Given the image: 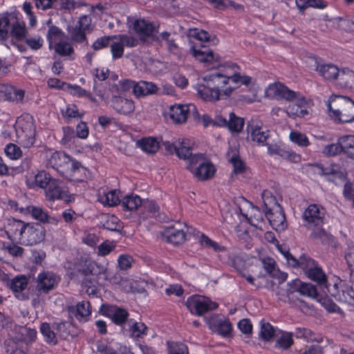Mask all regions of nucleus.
I'll return each mask as SVG.
<instances>
[{
  "label": "nucleus",
  "instance_id": "obj_55",
  "mask_svg": "<svg viewBox=\"0 0 354 354\" xmlns=\"http://www.w3.org/2000/svg\"><path fill=\"white\" fill-rule=\"evenodd\" d=\"M263 268L266 272L271 277H277L278 274V269L276 268L275 261L270 257H267L261 259Z\"/></svg>",
  "mask_w": 354,
  "mask_h": 354
},
{
  "label": "nucleus",
  "instance_id": "obj_45",
  "mask_svg": "<svg viewBox=\"0 0 354 354\" xmlns=\"http://www.w3.org/2000/svg\"><path fill=\"white\" fill-rule=\"evenodd\" d=\"M28 279L24 275L17 276L10 282V288L15 292H21L28 286Z\"/></svg>",
  "mask_w": 354,
  "mask_h": 354
},
{
  "label": "nucleus",
  "instance_id": "obj_57",
  "mask_svg": "<svg viewBox=\"0 0 354 354\" xmlns=\"http://www.w3.org/2000/svg\"><path fill=\"white\" fill-rule=\"evenodd\" d=\"M24 39L27 46L33 50L40 49L44 45V39L38 35L30 37H26Z\"/></svg>",
  "mask_w": 354,
  "mask_h": 354
},
{
  "label": "nucleus",
  "instance_id": "obj_56",
  "mask_svg": "<svg viewBox=\"0 0 354 354\" xmlns=\"http://www.w3.org/2000/svg\"><path fill=\"white\" fill-rule=\"evenodd\" d=\"M322 153L324 156L328 157L335 156L342 153V146L339 144V139L337 143L326 145L322 150Z\"/></svg>",
  "mask_w": 354,
  "mask_h": 354
},
{
  "label": "nucleus",
  "instance_id": "obj_51",
  "mask_svg": "<svg viewBox=\"0 0 354 354\" xmlns=\"http://www.w3.org/2000/svg\"><path fill=\"white\" fill-rule=\"evenodd\" d=\"M40 330L47 342L54 345L57 343L56 334L51 330L50 326L48 323L41 324Z\"/></svg>",
  "mask_w": 354,
  "mask_h": 354
},
{
  "label": "nucleus",
  "instance_id": "obj_48",
  "mask_svg": "<svg viewBox=\"0 0 354 354\" xmlns=\"http://www.w3.org/2000/svg\"><path fill=\"white\" fill-rule=\"evenodd\" d=\"M168 354H189L187 346L181 342H167Z\"/></svg>",
  "mask_w": 354,
  "mask_h": 354
},
{
  "label": "nucleus",
  "instance_id": "obj_12",
  "mask_svg": "<svg viewBox=\"0 0 354 354\" xmlns=\"http://www.w3.org/2000/svg\"><path fill=\"white\" fill-rule=\"evenodd\" d=\"M101 313L109 317L116 325L121 326L122 330H125L127 325L129 313L124 308L113 305L103 304L100 308Z\"/></svg>",
  "mask_w": 354,
  "mask_h": 354
},
{
  "label": "nucleus",
  "instance_id": "obj_8",
  "mask_svg": "<svg viewBox=\"0 0 354 354\" xmlns=\"http://www.w3.org/2000/svg\"><path fill=\"white\" fill-rule=\"evenodd\" d=\"M308 67L319 73L326 81L336 82L339 68L332 63H326L322 59L310 56L306 61Z\"/></svg>",
  "mask_w": 354,
  "mask_h": 354
},
{
  "label": "nucleus",
  "instance_id": "obj_27",
  "mask_svg": "<svg viewBox=\"0 0 354 354\" xmlns=\"http://www.w3.org/2000/svg\"><path fill=\"white\" fill-rule=\"evenodd\" d=\"M69 311L73 313L79 321L86 322L91 313L90 303L86 301L79 302L75 306L70 307Z\"/></svg>",
  "mask_w": 354,
  "mask_h": 354
},
{
  "label": "nucleus",
  "instance_id": "obj_63",
  "mask_svg": "<svg viewBox=\"0 0 354 354\" xmlns=\"http://www.w3.org/2000/svg\"><path fill=\"white\" fill-rule=\"evenodd\" d=\"M322 305L328 313H337L342 317L345 315L344 311L334 301L329 299H325Z\"/></svg>",
  "mask_w": 354,
  "mask_h": 354
},
{
  "label": "nucleus",
  "instance_id": "obj_58",
  "mask_svg": "<svg viewBox=\"0 0 354 354\" xmlns=\"http://www.w3.org/2000/svg\"><path fill=\"white\" fill-rule=\"evenodd\" d=\"M55 50L61 56L70 55L73 52V48L69 43L62 41L55 44Z\"/></svg>",
  "mask_w": 354,
  "mask_h": 354
},
{
  "label": "nucleus",
  "instance_id": "obj_4",
  "mask_svg": "<svg viewBox=\"0 0 354 354\" xmlns=\"http://www.w3.org/2000/svg\"><path fill=\"white\" fill-rule=\"evenodd\" d=\"M328 114L342 122H354V101L344 95H333L327 104Z\"/></svg>",
  "mask_w": 354,
  "mask_h": 354
},
{
  "label": "nucleus",
  "instance_id": "obj_36",
  "mask_svg": "<svg viewBox=\"0 0 354 354\" xmlns=\"http://www.w3.org/2000/svg\"><path fill=\"white\" fill-rule=\"evenodd\" d=\"M142 205V200L136 194L127 195L121 200V205L124 210L134 211L141 207Z\"/></svg>",
  "mask_w": 354,
  "mask_h": 354
},
{
  "label": "nucleus",
  "instance_id": "obj_11",
  "mask_svg": "<svg viewBox=\"0 0 354 354\" xmlns=\"http://www.w3.org/2000/svg\"><path fill=\"white\" fill-rule=\"evenodd\" d=\"M159 25L144 18L136 19L132 24V28L139 36L142 43H147L148 39H155V34L158 31Z\"/></svg>",
  "mask_w": 354,
  "mask_h": 354
},
{
  "label": "nucleus",
  "instance_id": "obj_35",
  "mask_svg": "<svg viewBox=\"0 0 354 354\" xmlns=\"http://www.w3.org/2000/svg\"><path fill=\"white\" fill-rule=\"evenodd\" d=\"M156 41H164L166 44L167 49L171 53L174 55H177L179 53V46L176 44V39L171 37V33L169 32H162L160 34L159 36H156L155 39Z\"/></svg>",
  "mask_w": 354,
  "mask_h": 354
},
{
  "label": "nucleus",
  "instance_id": "obj_37",
  "mask_svg": "<svg viewBox=\"0 0 354 354\" xmlns=\"http://www.w3.org/2000/svg\"><path fill=\"white\" fill-rule=\"evenodd\" d=\"M1 91L5 93L6 99L9 101L19 102L24 97V91L17 89L12 86H1Z\"/></svg>",
  "mask_w": 354,
  "mask_h": 354
},
{
  "label": "nucleus",
  "instance_id": "obj_10",
  "mask_svg": "<svg viewBox=\"0 0 354 354\" xmlns=\"http://www.w3.org/2000/svg\"><path fill=\"white\" fill-rule=\"evenodd\" d=\"M186 307L192 314L203 316L206 313L218 308V304L206 297L193 295L189 297L186 302Z\"/></svg>",
  "mask_w": 354,
  "mask_h": 354
},
{
  "label": "nucleus",
  "instance_id": "obj_54",
  "mask_svg": "<svg viewBox=\"0 0 354 354\" xmlns=\"http://www.w3.org/2000/svg\"><path fill=\"white\" fill-rule=\"evenodd\" d=\"M290 139L292 142L299 147H305L310 145L307 136L304 133L298 131H291L290 133Z\"/></svg>",
  "mask_w": 354,
  "mask_h": 354
},
{
  "label": "nucleus",
  "instance_id": "obj_15",
  "mask_svg": "<svg viewBox=\"0 0 354 354\" xmlns=\"http://www.w3.org/2000/svg\"><path fill=\"white\" fill-rule=\"evenodd\" d=\"M318 174L324 176L329 181L337 183V180H344L346 178V171L338 164H330L326 166L317 165Z\"/></svg>",
  "mask_w": 354,
  "mask_h": 354
},
{
  "label": "nucleus",
  "instance_id": "obj_28",
  "mask_svg": "<svg viewBox=\"0 0 354 354\" xmlns=\"http://www.w3.org/2000/svg\"><path fill=\"white\" fill-rule=\"evenodd\" d=\"M336 84L341 88H352L354 86V71L348 68L339 70Z\"/></svg>",
  "mask_w": 354,
  "mask_h": 354
},
{
  "label": "nucleus",
  "instance_id": "obj_22",
  "mask_svg": "<svg viewBox=\"0 0 354 354\" xmlns=\"http://www.w3.org/2000/svg\"><path fill=\"white\" fill-rule=\"evenodd\" d=\"M191 109H195V106L192 104L172 106L170 108V118L175 123H183L187 120L188 113Z\"/></svg>",
  "mask_w": 354,
  "mask_h": 354
},
{
  "label": "nucleus",
  "instance_id": "obj_50",
  "mask_svg": "<svg viewBox=\"0 0 354 354\" xmlns=\"http://www.w3.org/2000/svg\"><path fill=\"white\" fill-rule=\"evenodd\" d=\"M113 38L114 39H119L122 43L124 47L127 46L129 48L137 46L140 41V38L125 34L113 35Z\"/></svg>",
  "mask_w": 354,
  "mask_h": 354
},
{
  "label": "nucleus",
  "instance_id": "obj_21",
  "mask_svg": "<svg viewBox=\"0 0 354 354\" xmlns=\"http://www.w3.org/2000/svg\"><path fill=\"white\" fill-rule=\"evenodd\" d=\"M53 178L45 171H39L37 174L26 177V185L30 188H41L44 190L48 187Z\"/></svg>",
  "mask_w": 354,
  "mask_h": 354
},
{
  "label": "nucleus",
  "instance_id": "obj_49",
  "mask_svg": "<svg viewBox=\"0 0 354 354\" xmlns=\"http://www.w3.org/2000/svg\"><path fill=\"white\" fill-rule=\"evenodd\" d=\"M121 285L125 292H132L137 293H145L146 290L145 287L140 286L136 281H131L129 280H122Z\"/></svg>",
  "mask_w": 354,
  "mask_h": 354
},
{
  "label": "nucleus",
  "instance_id": "obj_60",
  "mask_svg": "<svg viewBox=\"0 0 354 354\" xmlns=\"http://www.w3.org/2000/svg\"><path fill=\"white\" fill-rule=\"evenodd\" d=\"M5 153L10 159L13 160L19 158L22 155L20 147L12 143L6 147Z\"/></svg>",
  "mask_w": 354,
  "mask_h": 354
},
{
  "label": "nucleus",
  "instance_id": "obj_1",
  "mask_svg": "<svg viewBox=\"0 0 354 354\" xmlns=\"http://www.w3.org/2000/svg\"><path fill=\"white\" fill-rule=\"evenodd\" d=\"M192 55L199 62L208 64L212 71L203 77L204 84L198 85V94L205 101L214 102L221 97L230 96L234 90L240 85L249 86L252 78L239 73L240 67L235 63L227 62L221 64V57L213 50L203 47V49H192Z\"/></svg>",
  "mask_w": 354,
  "mask_h": 354
},
{
  "label": "nucleus",
  "instance_id": "obj_9",
  "mask_svg": "<svg viewBox=\"0 0 354 354\" xmlns=\"http://www.w3.org/2000/svg\"><path fill=\"white\" fill-rule=\"evenodd\" d=\"M45 228L39 223H28L19 243L26 246L37 245L44 241Z\"/></svg>",
  "mask_w": 354,
  "mask_h": 354
},
{
  "label": "nucleus",
  "instance_id": "obj_18",
  "mask_svg": "<svg viewBox=\"0 0 354 354\" xmlns=\"http://www.w3.org/2000/svg\"><path fill=\"white\" fill-rule=\"evenodd\" d=\"M265 216L274 230L281 231L286 229V216L281 207L266 210Z\"/></svg>",
  "mask_w": 354,
  "mask_h": 354
},
{
  "label": "nucleus",
  "instance_id": "obj_53",
  "mask_svg": "<svg viewBox=\"0 0 354 354\" xmlns=\"http://www.w3.org/2000/svg\"><path fill=\"white\" fill-rule=\"evenodd\" d=\"M214 326L217 333L223 337L228 336L232 329V324L228 320H219Z\"/></svg>",
  "mask_w": 354,
  "mask_h": 354
},
{
  "label": "nucleus",
  "instance_id": "obj_33",
  "mask_svg": "<svg viewBox=\"0 0 354 354\" xmlns=\"http://www.w3.org/2000/svg\"><path fill=\"white\" fill-rule=\"evenodd\" d=\"M69 162V156L64 152H55L49 158V163L56 169H66Z\"/></svg>",
  "mask_w": 354,
  "mask_h": 354
},
{
  "label": "nucleus",
  "instance_id": "obj_16",
  "mask_svg": "<svg viewBox=\"0 0 354 354\" xmlns=\"http://www.w3.org/2000/svg\"><path fill=\"white\" fill-rule=\"evenodd\" d=\"M248 138L258 145L264 146L270 138V131L258 124L249 122L247 125Z\"/></svg>",
  "mask_w": 354,
  "mask_h": 354
},
{
  "label": "nucleus",
  "instance_id": "obj_29",
  "mask_svg": "<svg viewBox=\"0 0 354 354\" xmlns=\"http://www.w3.org/2000/svg\"><path fill=\"white\" fill-rule=\"evenodd\" d=\"M294 334L296 338L304 339L308 342H315L321 343L323 342V337L321 335L315 334L313 331L307 328H296Z\"/></svg>",
  "mask_w": 354,
  "mask_h": 354
},
{
  "label": "nucleus",
  "instance_id": "obj_38",
  "mask_svg": "<svg viewBox=\"0 0 354 354\" xmlns=\"http://www.w3.org/2000/svg\"><path fill=\"white\" fill-rule=\"evenodd\" d=\"M48 29L46 35L47 40L49 43V47L51 48L53 43L56 44L61 41L63 38L64 32L58 27L51 24V20H48Z\"/></svg>",
  "mask_w": 354,
  "mask_h": 354
},
{
  "label": "nucleus",
  "instance_id": "obj_64",
  "mask_svg": "<svg viewBox=\"0 0 354 354\" xmlns=\"http://www.w3.org/2000/svg\"><path fill=\"white\" fill-rule=\"evenodd\" d=\"M299 294L303 296L315 298L317 296V291L315 286L302 282Z\"/></svg>",
  "mask_w": 354,
  "mask_h": 354
},
{
  "label": "nucleus",
  "instance_id": "obj_17",
  "mask_svg": "<svg viewBox=\"0 0 354 354\" xmlns=\"http://www.w3.org/2000/svg\"><path fill=\"white\" fill-rule=\"evenodd\" d=\"M46 196L48 200H63L67 203L70 202L71 196L68 195V192L64 190L62 187V183L53 178L45 189Z\"/></svg>",
  "mask_w": 354,
  "mask_h": 354
},
{
  "label": "nucleus",
  "instance_id": "obj_13",
  "mask_svg": "<svg viewBox=\"0 0 354 354\" xmlns=\"http://www.w3.org/2000/svg\"><path fill=\"white\" fill-rule=\"evenodd\" d=\"M60 277L51 272H40L36 280V290L39 293L48 294L59 283Z\"/></svg>",
  "mask_w": 354,
  "mask_h": 354
},
{
  "label": "nucleus",
  "instance_id": "obj_59",
  "mask_svg": "<svg viewBox=\"0 0 354 354\" xmlns=\"http://www.w3.org/2000/svg\"><path fill=\"white\" fill-rule=\"evenodd\" d=\"M111 44V52L113 59H117L122 57L124 53V46L119 39H115Z\"/></svg>",
  "mask_w": 354,
  "mask_h": 354
},
{
  "label": "nucleus",
  "instance_id": "obj_20",
  "mask_svg": "<svg viewBox=\"0 0 354 354\" xmlns=\"http://www.w3.org/2000/svg\"><path fill=\"white\" fill-rule=\"evenodd\" d=\"M28 223L15 218L9 219L6 233L9 239L17 241L19 243V238L22 236Z\"/></svg>",
  "mask_w": 354,
  "mask_h": 354
},
{
  "label": "nucleus",
  "instance_id": "obj_6",
  "mask_svg": "<svg viewBox=\"0 0 354 354\" xmlns=\"http://www.w3.org/2000/svg\"><path fill=\"white\" fill-rule=\"evenodd\" d=\"M326 289L328 292L338 301L354 306L353 288L339 278H332L331 282L326 286Z\"/></svg>",
  "mask_w": 354,
  "mask_h": 354
},
{
  "label": "nucleus",
  "instance_id": "obj_3",
  "mask_svg": "<svg viewBox=\"0 0 354 354\" xmlns=\"http://www.w3.org/2000/svg\"><path fill=\"white\" fill-rule=\"evenodd\" d=\"M304 225L312 231L310 237L321 242L329 240L330 235L322 227L325 219L324 209L316 204L308 206L303 214Z\"/></svg>",
  "mask_w": 354,
  "mask_h": 354
},
{
  "label": "nucleus",
  "instance_id": "obj_62",
  "mask_svg": "<svg viewBox=\"0 0 354 354\" xmlns=\"http://www.w3.org/2000/svg\"><path fill=\"white\" fill-rule=\"evenodd\" d=\"M274 334V329L270 323H263L260 331V335L265 341L270 340Z\"/></svg>",
  "mask_w": 354,
  "mask_h": 354
},
{
  "label": "nucleus",
  "instance_id": "obj_23",
  "mask_svg": "<svg viewBox=\"0 0 354 354\" xmlns=\"http://www.w3.org/2000/svg\"><path fill=\"white\" fill-rule=\"evenodd\" d=\"M111 105L118 113L127 115L134 111V103L132 100L120 96H113L111 100Z\"/></svg>",
  "mask_w": 354,
  "mask_h": 354
},
{
  "label": "nucleus",
  "instance_id": "obj_26",
  "mask_svg": "<svg viewBox=\"0 0 354 354\" xmlns=\"http://www.w3.org/2000/svg\"><path fill=\"white\" fill-rule=\"evenodd\" d=\"M20 143L26 148L31 147L35 140V130L32 123L21 127V133L17 132Z\"/></svg>",
  "mask_w": 354,
  "mask_h": 354
},
{
  "label": "nucleus",
  "instance_id": "obj_30",
  "mask_svg": "<svg viewBox=\"0 0 354 354\" xmlns=\"http://www.w3.org/2000/svg\"><path fill=\"white\" fill-rule=\"evenodd\" d=\"M129 336L132 338H142L147 334L148 328L142 322H134L133 319L128 321L127 325Z\"/></svg>",
  "mask_w": 354,
  "mask_h": 354
},
{
  "label": "nucleus",
  "instance_id": "obj_43",
  "mask_svg": "<svg viewBox=\"0 0 354 354\" xmlns=\"http://www.w3.org/2000/svg\"><path fill=\"white\" fill-rule=\"evenodd\" d=\"M295 3L301 13L309 7L323 9L327 6L323 0H295Z\"/></svg>",
  "mask_w": 354,
  "mask_h": 354
},
{
  "label": "nucleus",
  "instance_id": "obj_5",
  "mask_svg": "<svg viewBox=\"0 0 354 354\" xmlns=\"http://www.w3.org/2000/svg\"><path fill=\"white\" fill-rule=\"evenodd\" d=\"M9 34L17 41L24 40L27 35L25 23L15 12L0 14V39L5 40Z\"/></svg>",
  "mask_w": 354,
  "mask_h": 354
},
{
  "label": "nucleus",
  "instance_id": "obj_52",
  "mask_svg": "<svg viewBox=\"0 0 354 354\" xmlns=\"http://www.w3.org/2000/svg\"><path fill=\"white\" fill-rule=\"evenodd\" d=\"M102 226L110 231H119L122 227L119 218L113 215L106 216Z\"/></svg>",
  "mask_w": 354,
  "mask_h": 354
},
{
  "label": "nucleus",
  "instance_id": "obj_31",
  "mask_svg": "<svg viewBox=\"0 0 354 354\" xmlns=\"http://www.w3.org/2000/svg\"><path fill=\"white\" fill-rule=\"evenodd\" d=\"M157 86L155 84L147 81L136 82L133 93L138 96H146L153 94L156 92Z\"/></svg>",
  "mask_w": 354,
  "mask_h": 354
},
{
  "label": "nucleus",
  "instance_id": "obj_47",
  "mask_svg": "<svg viewBox=\"0 0 354 354\" xmlns=\"http://www.w3.org/2000/svg\"><path fill=\"white\" fill-rule=\"evenodd\" d=\"M244 125L243 118L237 117L234 113L229 114V120L227 122V128L231 131L239 132L242 130Z\"/></svg>",
  "mask_w": 354,
  "mask_h": 354
},
{
  "label": "nucleus",
  "instance_id": "obj_7",
  "mask_svg": "<svg viewBox=\"0 0 354 354\" xmlns=\"http://www.w3.org/2000/svg\"><path fill=\"white\" fill-rule=\"evenodd\" d=\"M187 169L199 180H209L215 173L214 166L207 161L202 153H195Z\"/></svg>",
  "mask_w": 354,
  "mask_h": 354
},
{
  "label": "nucleus",
  "instance_id": "obj_39",
  "mask_svg": "<svg viewBox=\"0 0 354 354\" xmlns=\"http://www.w3.org/2000/svg\"><path fill=\"white\" fill-rule=\"evenodd\" d=\"M138 145L147 153H155L159 149L158 140L151 137L141 139L138 142Z\"/></svg>",
  "mask_w": 354,
  "mask_h": 354
},
{
  "label": "nucleus",
  "instance_id": "obj_14",
  "mask_svg": "<svg viewBox=\"0 0 354 354\" xmlns=\"http://www.w3.org/2000/svg\"><path fill=\"white\" fill-rule=\"evenodd\" d=\"M239 211L241 215L256 227L263 221L265 213L247 200L244 201L243 207H239Z\"/></svg>",
  "mask_w": 354,
  "mask_h": 354
},
{
  "label": "nucleus",
  "instance_id": "obj_46",
  "mask_svg": "<svg viewBox=\"0 0 354 354\" xmlns=\"http://www.w3.org/2000/svg\"><path fill=\"white\" fill-rule=\"evenodd\" d=\"M26 210L35 220L41 223H45L48 218V212L41 207L30 205L26 207Z\"/></svg>",
  "mask_w": 354,
  "mask_h": 354
},
{
  "label": "nucleus",
  "instance_id": "obj_40",
  "mask_svg": "<svg viewBox=\"0 0 354 354\" xmlns=\"http://www.w3.org/2000/svg\"><path fill=\"white\" fill-rule=\"evenodd\" d=\"M119 194L120 192L116 189L111 190L100 196L99 201L105 205L115 206L120 203L121 204L122 199L120 198Z\"/></svg>",
  "mask_w": 354,
  "mask_h": 354
},
{
  "label": "nucleus",
  "instance_id": "obj_34",
  "mask_svg": "<svg viewBox=\"0 0 354 354\" xmlns=\"http://www.w3.org/2000/svg\"><path fill=\"white\" fill-rule=\"evenodd\" d=\"M339 144L342 146V153L354 159V136L345 135L339 137Z\"/></svg>",
  "mask_w": 354,
  "mask_h": 354
},
{
  "label": "nucleus",
  "instance_id": "obj_19",
  "mask_svg": "<svg viewBox=\"0 0 354 354\" xmlns=\"http://www.w3.org/2000/svg\"><path fill=\"white\" fill-rule=\"evenodd\" d=\"M285 259L288 264L293 268H301L306 273L317 264L310 257L303 254L297 259L290 252H286Z\"/></svg>",
  "mask_w": 354,
  "mask_h": 354
},
{
  "label": "nucleus",
  "instance_id": "obj_32",
  "mask_svg": "<svg viewBox=\"0 0 354 354\" xmlns=\"http://www.w3.org/2000/svg\"><path fill=\"white\" fill-rule=\"evenodd\" d=\"M306 274L310 279L315 281L319 286H324L326 288L328 283L331 282V279L329 281L326 280L325 273L317 264L306 273Z\"/></svg>",
  "mask_w": 354,
  "mask_h": 354
},
{
  "label": "nucleus",
  "instance_id": "obj_2",
  "mask_svg": "<svg viewBox=\"0 0 354 354\" xmlns=\"http://www.w3.org/2000/svg\"><path fill=\"white\" fill-rule=\"evenodd\" d=\"M266 93L270 97L281 98L287 101L296 100V102L292 103L287 107L286 113L290 117L303 118L308 113L305 106V98L281 83L270 84L266 89Z\"/></svg>",
  "mask_w": 354,
  "mask_h": 354
},
{
  "label": "nucleus",
  "instance_id": "obj_61",
  "mask_svg": "<svg viewBox=\"0 0 354 354\" xmlns=\"http://www.w3.org/2000/svg\"><path fill=\"white\" fill-rule=\"evenodd\" d=\"M3 250H6L12 257H21L24 254V249L15 243L3 244Z\"/></svg>",
  "mask_w": 354,
  "mask_h": 354
},
{
  "label": "nucleus",
  "instance_id": "obj_24",
  "mask_svg": "<svg viewBox=\"0 0 354 354\" xmlns=\"http://www.w3.org/2000/svg\"><path fill=\"white\" fill-rule=\"evenodd\" d=\"M194 142L187 138H183L178 140L177 156L179 158L187 161V165L190 164L192 158L195 154L192 153Z\"/></svg>",
  "mask_w": 354,
  "mask_h": 354
},
{
  "label": "nucleus",
  "instance_id": "obj_42",
  "mask_svg": "<svg viewBox=\"0 0 354 354\" xmlns=\"http://www.w3.org/2000/svg\"><path fill=\"white\" fill-rule=\"evenodd\" d=\"M261 198L263 202L266 210H272L277 207H281L278 203L276 196L273 192L266 189L261 194Z\"/></svg>",
  "mask_w": 354,
  "mask_h": 354
},
{
  "label": "nucleus",
  "instance_id": "obj_41",
  "mask_svg": "<svg viewBox=\"0 0 354 354\" xmlns=\"http://www.w3.org/2000/svg\"><path fill=\"white\" fill-rule=\"evenodd\" d=\"M228 160L233 166V172L236 174H241L245 171L244 162L240 159L235 149L227 152Z\"/></svg>",
  "mask_w": 354,
  "mask_h": 354
},
{
  "label": "nucleus",
  "instance_id": "obj_25",
  "mask_svg": "<svg viewBox=\"0 0 354 354\" xmlns=\"http://www.w3.org/2000/svg\"><path fill=\"white\" fill-rule=\"evenodd\" d=\"M185 233L183 230L169 227L162 232V239L173 245L182 244L185 240Z\"/></svg>",
  "mask_w": 354,
  "mask_h": 354
},
{
  "label": "nucleus",
  "instance_id": "obj_44",
  "mask_svg": "<svg viewBox=\"0 0 354 354\" xmlns=\"http://www.w3.org/2000/svg\"><path fill=\"white\" fill-rule=\"evenodd\" d=\"M5 348L7 354H26L24 344L13 339L6 340Z\"/></svg>",
  "mask_w": 354,
  "mask_h": 354
}]
</instances>
